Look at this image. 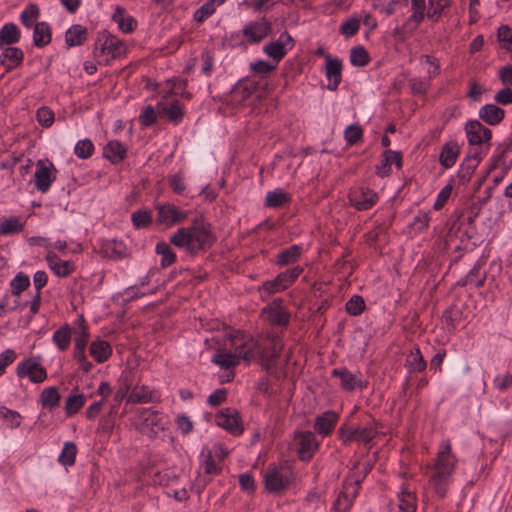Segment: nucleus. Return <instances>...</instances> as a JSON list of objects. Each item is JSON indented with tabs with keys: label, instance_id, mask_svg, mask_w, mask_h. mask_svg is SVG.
I'll use <instances>...</instances> for the list:
<instances>
[{
	"label": "nucleus",
	"instance_id": "4",
	"mask_svg": "<svg viewBox=\"0 0 512 512\" xmlns=\"http://www.w3.org/2000/svg\"><path fill=\"white\" fill-rule=\"evenodd\" d=\"M99 64H108L111 60L121 58L126 54L125 43L115 36H108L100 46L93 51Z\"/></svg>",
	"mask_w": 512,
	"mask_h": 512
},
{
	"label": "nucleus",
	"instance_id": "49",
	"mask_svg": "<svg viewBox=\"0 0 512 512\" xmlns=\"http://www.w3.org/2000/svg\"><path fill=\"white\" fill-rule=\"evenodd\" d=\"M40 16L39 7L36 4H29L24 8V10L20 14L21 23L27 27L31 28L34 26V21Z\"/></svg>",
	"mask_w": 512,
	"mask_h": 512
},
{
	"label": "nucleus",
	"instance_id": "9",
	"mask_svg": "<svg viewBox=\"0 0 512 512\" xmlns=\"http://www.w3.org/2000/svg\"><path fill=\"white\" fill-rule=\"evenodd\" d=\"M232 343L235 346V349L239 350L241 359L248 363L258 359L264 345L263 342L255 340L244 334H237L233 336Z\"/></svg>",
	"mask_w": 512,
	"mask_h": 512
},
{
	"label": "nucleus",
	"instance_id": "32",
	"mask_svg": "<svg viewBox=\"0 0 512 512\" xmlns=\"http://www.w3.org/2000/svg\"><path fill=\"white\" fill-rule=\"evenodd\" d=\"M90 355L97 363H103L108 360L112 354L110 344L105 340L93 341L89 348Z\"/></svg>",
	"mask_w": 512,
	"mask_h": 512
},
{
	"label": "nucleus",
	"instance_id": "2",
	"mask_svg": "<svg viewBox=\"0 0 512 512\" xmlns=\"http://www.w3.org/2000/svg\"><path fill=\"white\" fill-rule=\"evenodd\" d=\"M457 461L455 454L452 452L450 441H441L429 476V482L440 498L446 496L448 487L452 483Z\"/></svg>",
	"mask_w": 512,
	"mask_h": 512
},
{
	"label": "nucleus",
	"instance_id": "58",
	"mask_svg": "<svg viewBox=\"0 0 512 512\" xmlns=\"http://www.w3.org/2000/svg\"><path fill=\"white\" fill-rule=\"evenodd\" d=\"M276 66H277L276 63L271 64L270 62L265 61V60H258V61L250 63L251 71L254 74L260 75V76H264V75L271 73L276 68Z\"/></svg>",
	"mask_w": 512,
	"mask_h": 512
},
{
	"label": "nucleus",
	"instance_id": "5",
	"mask_svg": "<svg viewBox=\"0 0 512 512\" xmlns=\"http://www.w3.org/2000/svg\"><path fill=\"white\" fill-rule=\"evenodd\" d=\"M294 480V474L289 466L271 467L265 474V486L269 492L278 493Z\"/></svg>",
	"mask_w": 512,
	"mask_h": 512
},
{
	"label": "nucleus",
	"instance_id": "8",
	"mask_svg": "<svg viewBox=\"0 0 512 512\" xmlns=\"http://www.w3.org/2000/svg\"><path fill=\"white\" fill-rule=\"evenodd\" d=\"M294 444L300 460L309 461L319 449L320 443L311 431H295Z\"/></svg>",
	"mask_w": 512,
	"mask_h": 512
},
{
	"label": "nucleus",
	"instance_id": "57",
	"mask_svg": "<svg viewBox=\"0 0 512 512\" xmlns=\"http://www.w3.org/2000/svg\"><path fill=\"white\" fill-rule=\"evenodd\" d=\"M346 311L353 316L360 315L365 309V301L362 296H352L345 305Z\"/></svg>",
	"mask_w": 512,
	"mask_h": 512
},
{
	"label": "nucleus",
	"instance_id": "18",
	"mask_svg": "<svg viewBox=\"0 0 512 512\" xmlns=\"http://www.w3.org/2000/svg\"><path fill=\"white\" fill-rule=\"evenodd\" d=\"M325 76L328 80L327 88L330 91L337 90L342 80V60L332 55H325Z\"/></svg>",
	"mask_w": 512,
	"mask_h": 512
},
{
	"label": "nucleus",
	"instance_id": "21",
	"mask_svg": "<svg viewBox=\"0 0 512 512\" xmlns=\"http://www.w3.org/2000/svg\"><path fill=\"white\" fill-rule=\"evenodd\" d=\"M49 268L58 276V277H67L69 276L75 269L74 263L71 261H63L58 255L54 252H48L45 257Z\"/></svg>",
	"mask_w": 512,
	"mask_h": 512
},
{
	"label": "nucleus",
	"instance_id": "1",
	"mask_svg": "<svg viewBox=\"0 0 512 512\" xmlns=\"http://www.w3.org/2000/svg\"><path fill=\"white\" fill-rule=\"evenodd\" d=\"M170 243L190 255L206 250L215 242L211 226L202 216L194 218L187 227L179 228L169 238Z\"/></svg>",
	"mask_w": 512,
	"mask_h": 512
},
{
	"label": "nucleus",
	"instance_id": "46",
	"mask_svg": "<svg viewBox=\"0 0 512 512\" xmlns=\"http://www.w3.org/2000/svg\"><path fill=\"white\" fill-rule=\"evenodd\" d=\"M301 255V248L298 245H292L278 254L277 263L279 265H289L297 261Z\"/></svg>",
	"mask_w": 512,
	"mask_h": 512
},
{
	"label": "nucleus",
	"instance_id": "38",
	"mask_svg": "<svg viewBox=\"0 0 512 512\" xmlns=\"http://www.w3.org/2000/svg\"><path fill=\"white\" fill-rule=\"evenodd\" d=\"M223 3L224 0H208L194 12V20L198 23H203L206 19L212 16L217 7Z\"/></svg>",
	"mask_w": 512,
	"mask_h": 512
},
{
	"label": "nucleus",
	"instance_id": "17",
	"mask_svg": "<svg viewBox=\"0 0 512 512\" xmlns=\"http://www.w3.org/2000/svg\"><path fill=\"white\" fill-rule=\"evenodd\" d=\"M216 424L232 435H240L243 427L240 423L238 412L232 408H226L216 414Z\"/></svg>",
	"mask_w": 512,
	"mask_h": 512
},
{
	"label": "nucleus",
	"instance_id": "19",
	"mask_svg": "<svg viewBox=\"0 0 512 512\" xmlns=\"http://www.w3.org/2000/svg\"><path fill=\"white\" fill-rule=\"evenodd\" d=\"M156 109L159 116L167 118L175 125L179 124L184 116V109L178 100L160 101L157 103Z\"/></svg>",
	"mask_w": 512,
	"mask_h": 512
},
{
	"label": "nucleus",
	"instance_id": "62",
	"mask_svg": "<svg viewBox=\"0 0 512 512\" xmlns=\"http://www.w3.org/2000/svg\"><path fill=\"white\" fill-rule=\"evenodd\" d=\"M459 145L456 142H448L442 149L439 160H456L459 156Z\"/></svg>",
	"mask_w": 512,
	"mask_h": 512
},
{
	"label": "nucleus",
	"instance_id": "43",
	"mask_svg": "<svg viewBox=\"0 0 512 512\" xmlns=\"http://www.w3.org/2000/svg\"><path fill=\"white\" fill-rule=\"evenodd\" d=\"M411 15L408 19V24H413L417 27L425 17L426 1L425 0H411Z\"/></svg>",
	"mask_w": 512,
	"mask_h": 512
},
{
	"label": "nucleus",
	"instance_id": "23",
	"mask_svg": "<svg viewBox=\"0 0 512 512\" xmlns=\"http://www.w3.org/2000/svg\"><path fill=\"white\" fill-rule=\"evenodd\" d=\"M158 398L156 391L146 385H136L130 392L127 402L132 404L154 402Z\"/></svg>",
	"mask_w": 512,
	"mask_h": 512
},
{
	"label": "nucleus",
	"instance_id": "34",
	"mask_svg": "<svg viewBox=\"0 0 512 512\" xmlns=\"http://www.w3.org/2000/svg\"><path fill=\"white\" fill-rule=\"evenodd\" d=\"M87 37V29L80 25H72L65 33V42L69 47L79 46Z\"/></svg>",
	"mask_w": 512,
	"mask_h": 512
},
{
	"label": "nucleus",
	"instance_id": "40",
	"mask_svg": "<svg viewBox=\"0 0 512 512\" xmlns=\"http://www.w3.org/2000/svg\"><path fill=\"white\" fill-rule=\"evenodd\" d=\"M235 351V353L218 352L213 356L212 362L225 369L232 368L239 363L241 358L239 350L235 349Z\"/></svg>",
	"mask_w": 512,
	"mask_h": 512
},
{
	"label": "nucleus",
	"instance_id": "36",
	"mask_svg": "<svg viewBox=\"0 0 512 512\" xmlns=\"http://www.w3.org/2000/svg\"><path fill=\"white\" fill-rule=\"evenodd\" d=\"M72 328L68 324L62 325L52 336V341L60 351H66L71 342Z\"/></svg>",
	"mask_w": 512,
	"mask_h": 512
},
{
	"label": "nucleus",
	"instance_id": "61",
	"mask_svg": "<svg viewBox=\"0 0 512 512\" xmlns=\"http://www.w3.org/2000/svg\"><path fill=\"white\" fill-rule=\"evenodd\" d=\"M168 181L173 192L176 194L180 195L185 191V177L182 172H178L169 176Z\"/></svg>",
	"mask_w": 512,
	"mask_h": 512
},
{
	"label": "nucleus",
	"instance_id": "59",
	"mask_svg": "<svg viewBox=\"0 0 512 512\" xmlns=\"http://www.w3.org/2000/svg\"><path fill=\"white\" fill-rule=\"evenodd\" d=\"M498 40L501 43V47L506 50L512 48V29L508 25H502L498 28Z\"/></svg>",
	"mask_w": 512,
	"mask_h": 512
},
{
	"label": "nucleus",
	"instance_id": "50",
	"mask_svg": "<svg viewBox=\"0 0 512 512\" xmlns=\"http://www.w3.org/2000/svg\"><path fill=\"white\" fill-rule=\"evenodd\" d=\"M303 272V268L300 266L293 267L292 269L286 270L277 276V282H280V288H288Z\"/></svg>",
	"mask_w": 512,
	"mask_h": 512
},
{
	"label": "nucleus",
	"instance_id": "51",
	"mask_svg": "<svg viewBox=\"0 0 512 512\" xmlns=\"http://www.w3.org/2000/svg\"><path fill=\"white\" fill-rule=\"evenodd\" d=\"M350 63L356 67H363L369 63V55L363 46L359 45L351 49Z\"/></svg>",
	"mask_w": 512,
	"mask_h": 512
},
{
	"label": "nucleus",
	"instance_id": "10",
	"mask_svg": "<svg viewBox=\"0 0 512 512\" xmlns=\"http://www.w3.org/2000/svg\"><path fill=\"white\" fill-rule=\"evenodd\" d=\"M349 202L358 211L371 209L379 200L378 194L365 186H355L350 189Z\"/></svg>",
	"mask_w": 512,
	"mask_h": 512
},
{
	"label": "nucleus",
	"instance_id": "37",
	"mask_svg": "<svg viewBox=\"0 0 512 512\" xmlns=\"http://www.w3.org/2000/svg\"><path fill=\"white\" fill-rule=\"evenodd\" d=\"M103 157L106 160H124L126 148L121 142L111 140L103 148Z\"/></svg>",
	"mask_w": 512,
	"mask_h": 512
},
{
	"label": "nucleus",
	"instance_id": "55",
	"mask_svg": "<svg viewBox=\"0 0 512 512\" xmlns=\"http://www.w3.org/2000/svg\"><path fill=\"white\" fill-rule=\"evenodd\" d=\"M288 201V196L285 192L280 189H276L274 191L268 192L265 199V205L267 207H280L285 202Z\"/></svg>",
	"mask_w": 512,
	"mask_h": 512
},
{
	"label": "nucleus",
	"instance_id": "28",
	"mask_svg": "<svg viewBox=\"0 0 512 512\" xmlns=\"http://www.w3.org/2000/svg\"><path fill=\"white\" fill-rule=\"evenodd\" d=\"M479 118L489 125H497L504 118V110L495 104H486L479 109Z\"/></svg>",
	"mask_w": 512,
	"mask_h": 512
},
{
	"label": "nucleus",
	"instance_id": "13",
	"mask_svg": "<svg viewBox=\"0 0 512 512\" xmlns=\"http://www.w3.org/2000/svg\"><path fill=\"white\" fill-rule=\"evenodd\" d=\"M16 373L20 378L28 377L33 383H42L47 378L46 369L35 358H28L20 362Z\"/></svg>",
	"mask_w": 512,
	"mask_h": 512
},
{
	"label": "nucleus",
	"instance_id": "39",
	"mask_svg": "<svg viewBox=\"0 0 512 512\" xmlns=\"http://www.w3.org/2000/svg\"><path fill=\"white\" fill-rule=\"evenodd\" d=\"M24 229V222L20 217L11 216L0 222V235H12L22 232Z\"/></svg>",
	"mask_w": 512,
	"mask_h": 512
},
{
	"label": "nucleus",
	"instance_id": "15",
	"mask_svg": "<svg viewBox=\"0 0 512 512\" xmlns=\"http://www.w3.org/2000/svg\"><path fill=\"white\" fill-rule=\"evenodd\" d=\"M331 374L333 377L339 378L340 386L343 390H363L367 387V381L362 379V373L359 371L351 372L347 368L341 367L333 369Z\"/></svg>",
	"mask_w": 512,
	"mask_h": 512
},
{
	"label": "nucleus",
	"instance_id": "64",
	"mask_svg": "<svg viewBox=\"0 0 512 512\" xmlns=\"http://www.w3.org/2000/svg\"><path fill=\"white\" fill-rule=\"evenodd\" d=\"M157 114V109L155 110L152 106L145 107L139 115V121L141 125L149 127L154 124Z\"/></svg>",
	"mask_w": 512,
	"mask_h": 512
},
{
	"label": "nucleus",
	"instance_id": "44",
	"mask_svg": "<svg viewBox=\"0 0 512 512\" xmlns=\"http://www.w3.org/2000/svg\"><path fill=\"white\" fill-rule=\"evenodd\" d=\"M157 254L162 256L161 267L166 268L171 266L176 261V254L171 249L170 245L166 242H158L155 247Z\"/></svg>",
	"mask_w": 512,
	"mask_h": 512
},
{
	"label": "nucleus",
	"instance_id": "16",
	"mask_svg": "<svg viewBox=\"0 0 512 512\" xmlns=\"http://www.w3.org/2000/svg\"><path fill=\"white\" fill-rule=\"evenodd\" d=\"M262 315L272 325L286 326L290 320V313L283 307L282 299H275L262 310Z\"/></svg>",
	"mask_w": 512,
	"mask_h": 512
},
{
	"label": "nucleus",
	"instance_id": "31",
	"mask_svg": "<svg viewBox=\"0 0 512 512\" xmlns=\"http://www.w3.org/2000/svg\"><path fill=\"white\" fill-rule=\"evenodd\" d=\"M51 28L47 22H38L33 29V44L36 47H44L51 42Z\"/></svg>",
	"mask_w": 512,
	"mask_h": 512
},
{
	"label": "nucleus",
	"instance_id": "48",
	"mask_svg": "<svg viewBox=\"0 0 512 512\" xmlns=\"http://www.w3.org/2000/svg\"><path fill=\"white\" fill-rule=\"evenodd\" d=\"M462 319V311L456 306H450L443 314V321L449 331L455 330Z\"/></svg>",
	"mask_w": 512,
	"mask_h": 512
},
{
	"label": "nucleus",
	"instance_id": "7",
	"mask_svg": "<svg viewBox=\"0 0 512 512\" xmlns=\"http://www.w3.org/2000/svg\"><path fill=\"white\" fill-rule=\"evenodd\" d=\"M155 209L157 211V224L166 228L183 223L189 215L188 211L181 210L170 203L157 204Z\"/></svg>",
	"mask_w": 512,
	"mask_h": 512
},
{
	"label": "nucleus",
	"instance_id": "33",
	"mask_svg": "<svg viewBox=\"0 0 512 512\" xmlns=\"http://www.w3.org/2000/svg\"><path fill=\"white\" fill-rule=\"evenodd\" d=\"M397 512H415L417 508L416 496L404 488L397 495Z\"/></svg>",
	"mask_w": 512,
	"mask_h": 512
},
{
	"label": "nucleus",
	"instance_id": "52",
	"mask_svg": "<svg viewBox=\"0 0 512 512\" xmlns=\"http://www.w3.org/2000/svg\"><path fill=\"white\" fill-rule=\"evenodd\" d=\"M94 151V144L88 138L79 140L74 147L75 155L80 159L89 158Z\"/></svg>",
	"mask_w": 512,
	"mask_h": 512
},
{
	"label": "nucleus",
	"instance_id": "24",
	"mask_svg": "<svg viewBox=\"0 0 512 512\" xmlns=\"http://www.w3.org/2000/svg\"><path fill=\"white\" fill-rule=\"evenodd\" d=\"M112 20L117 24L119 30L123 33H131L137 26V21L129 15L123 8L117 6L112 15Z\"/></svg>",
	"mask_w": 512,
	"mask_h": 512
},
{
	"label": "nucleus",
	"instance_id": "56",
	"mask_svg": "<svg viewBox=\"0 0 512 512\" xmlns=\"http://www.w3.org/2000/svg\"><path fill=\"white\" fill-rule=\"evenodd\" d=\"M485 279V273L481 272L480 265H475L467 274L465 284L472 285L474 287H481L483 286Z\"/></svg>",
	"mask_w": 512,
	"mask_h": 512
},
{
	"label": "nucleus",
	"instance_id": "11",
	"mask_svg": "<svg viewBox=\"0 0 512 512\" xmlns=\"http://www.w3.org/2000/svg\"><path fill=\"white\" fill-rule=\"evenodd\" d=\"M294 45L295 40L288 32L284 31L279 35V37L276 40L265 44L263 47V51L277 64L284 58V56L290 50L293 49Z\"/></svg>",
	"mask_w": 512,
	"mask_h": 512
},
{
	"label": "nucleus",
	"instance_id": "27",
	"mask_svg": "<svg viewBox=\"0 0 512 512\" xmlns=\"http://www.w3.org/2000/svg\"><path fill=\"white\" fill-rule=\"evenodd\" d=\"M21 32L15 23H5L0 29V49L19 42Z\"/></svg>",
	"mask_w": 512,
	"mask_h": 512
},
{
	"label": "nucleus",
	"instance_id": "47",
	"mask_svg": "<svg viewBox=\"0 0 512 512\" xmlns=\"http://www.w3.org/2000/svg\"><path fill=\"white\" fill-rule=\"evenodd\" d=\"M131 221L136 229L147 228L152 223V213L147 209H139L132 213Z\"/></svg>",
	"mask_w": 512,
	"mask_h": 512
},
{
	"label": "nucleus",
	"instance_id": "14",
	"mask_svg": "<svg viewBox=\"0 0 512 512\" xmlns=\"http://www.w3.org/2000/svg\"><path fill=\"white\" fill-rule=\"evenodd\" d=\"M57 169L53 162H37L34 173L35 187L38 191L45 193L56 180Z\"/></svg>",
	"mask_w": 512,
	"mask_h": 512
},
{
	"label": "nucleus",
	"instance_id": "53",
	"mask_svg": "<svg viewBox=\"0 0 512 512\" xmlns=\"http://www.w3.org/2000/svg\"><path fill=\"white\" fill-rule=\"evenodd\" d=\"M30 286V279L22 272L18 273L10 282L11 293L19 295Z\"/></svg>",
	"mask_w": 512,
	"mask_h": 512
},
{
	"label": "nucleus",
	"instance_id": "60",
	"mask_svg": "<svg viewBox=\"0 0 512 512\" xmlns=\"http://www.w3.org/2000/svg\"><path fill=\"white\" fill-rule=\"evenodd\" d=\"M54 112L48 107H41L37 110V120L42 127L48 128L54 123Z\"/></svg>",
	"mask_w": 512,
	"mask_h": 512
},
{
	"label": "nucleus",
	"instance_id": "54",
	"mask_svg": "<svg viewBox=\"0 0 512 512\" xmlns=\"http://www.w3.org/2000/svg\"><path fill=\"white\" fill-rule=\"evenodd\" d=\"M449 3V0H429L427 17L432 20H437L443 11L449 6Z\"/></svg>",
	"mask_w": 512,
	"mask_h": 512
},
{
	"label": "nucleus",
	"instance_id": "63",
	"mask_svg": "<svg viewBox=\"0 0 512 512\" xmlns=\"http://www.w3.org/2000/svg\"><path fill=\"white\" fill-rule=\"evenodd\" d=\"M355 426L342 425L338 429V437L344 445H349L356 441Z\"/></svg>",
	"mask_w": 512,
	"mask_h": 512
},
{
	"label": "nucleus",
	"instance_id": "41",
	"mask_svg": "<svg viewBox=\"0 0 512 512\" xmlns=\"http://www.w3.org/2000/svg\"><path fill=\"white\" fill-rule=\"evenodd\" d=\"M360 25L361 19L358 16L353 15L342 21L341 25L339 26V32L345 38H350L358 33Z\"/></svg>",
	"mask_w": 512,
	"mask_h": 512
},
{
	"label": "nucleus",
	"instance_id": "25",
	"mask_svg": "<svg viewBox=\"0 0 512 512\" xmlns=\"http://www.w3.org/2000/svg\"><path fill=\"white\" fill-rule=\"evenodd\" d=\"M1 50L0 61L8 69H13L22 63L24 54L20 48L10 45L4 46Z\"/></svg>",
	"mask_w": 512,
	"mask_h": 512
},
{
	"label": "nucleus",
	"instance_id": "6",
	"mask_svg": "<svg viewBox=\"0 0 512 512\" xmlns=\"http://www.w3.org/2000/svg\"><path fill=\"white\" fill-rule=\"evenodd\" d=\"M140 432L149 438H155L166 426V416L159 411L143 409L140 412Z\"/></svg>",
	"mask_w": 512,
	"mask_h": 512
},
{
	"label": "nucleus",
	"instance_id": "22",
	"mask_svg": "<svg viewBox=\"0 0 512 512\" xmlns=\"http://www.w3.org/2000/svg\"><path fill=\"white\" fill-rule=\"evenodd\" d=\"M101 251L105 257L113 260H120L128 256L124 242L116 239L105 240L101 245Z\"/></svg>",
	"mask_w": 512,
	"mask_h": 512
},
{
	"label": "nucleus",
	"instance_id": "12",
	"mask_svg": "<svg viewBox=\"0 0 512 512\" xmlns=\"http://www.w3.org/2000/svg\"><path fill=\"white\" fill-rule=\"evenodd\" d=\"M271 29V23L265 18H261L246 23L242 33L247 43L257 44L270 34Z\"/></svg>",
	"mask_w": 512,
	"mask_h": 512
},
{
	"label": "nucleus",
	"instance_id": "35",
	"mask_svg": "<svg viewBox=\"0 0 512 512\" xmlns=\"http://www.w3.org/2000/svg\"><path fill=\"white\" fill-rule=\"evenodd\" d=\"M427 363L424 360L420 349L415 348L410 351L405 360V367L409 373L423 372L426 369Z\"/></svg>",
	"mask_w": 512,
	"mask_h": 512
},
{
	"label": "nucleus",
	"instance_id": "45",
	"mask_svg": "<svg viewBox=\"0 0 512 512\" xmlns=\"http://www.w3.org/2000/svg\"><path fill=\"white\" fill-rule=\"evenodd\" d=\"M77 446L74 442H65L58 461L64 466H72L75 463Z\"/></svg>",
	"mask_w": 512,
	"mask_h": 512
},
{
	"label": "nucleus",
	"instance_id": "29",
	"mask_svg": "<svg viewBox=\"0 0 512 512\" xmlns=\"http://www.w3.org/2000/svg\"><path fill=\"white\" fill-rule=\"evenodd\" d=\"M60 400L61 395L58 388L54 386L44 388L39 396V403L48 411L55 410L59 406Z\"/></svg>",
	"mask_w": 512,
	"mask_h": 512
},
{
	"label": "nucleus",
	"instance_id": "30",
	"mask_svg": "<svg viewBox=\"0 0 512 512\" xmlns=\"http://www.w3.org/2000/svg\"><path fill=\"white\" fill-rule=\"evenodd\" d=\"M279 355L280 351L277 349L276 344L274 342H269L268 344L263 345L257 361H259L262 367L268 371L271 369Z\"/></svg>",
	"mask_w": 512,
	"mask_h": 512
},
{
	"label": "nucleus",
	"instance_id": "26",
	"mask_svg": "<svg viewBox=\"0 0 512 512\" xmlns=\"http://www.w3.org/2000/svg\"><path fill=\"white\" fill-rule=\"evenodd\" d=\"M356 442L369 445L378 433L375 420H369L365 424L355 426Z\"/></svg>",
	"mask_w": 512,
	"mask_h": 512
},
{
	"label": "nucleus",
	"instance_id": "20",
	"mask_svg": "<svg viewBox=\"0 0 512 512\" xmlns=\"http://www.w3.org/2000/svg\"><path fill=\"white\" fill-rule=\"evenodd\" d=\"M338 420L339 415L335 411H325L315 418L314 430L319 435L326 437L333 432Z\"/></svg>",
	"mask_w": 512,
	"mask_h": 512
},
{
	"label": "nucleus",
	"instance_id": "3",
	"mask_svg": "<svg viewBox=\"0 0 512 512\" xmlns=\"http://www.w3.org/2000/svg\"><path fill=\"white\" fill-rule=\"evenodd\" d=\"M465 132L468 143L475 147L474 160H481L489 149L491 130L478 120H471L466 123Z\"/></svg>",
	"mask_w": 512,
	"mask_h": 512
},
{
	"label": "nucleus",
	"instance_id": "42",
	"mask_svg": "<svg viewBox=\"0 0 512 512\" xmlns=\"http://www.w3.org/2000/svg\"><path fill=\"white\" fill-rule=\"evenodd\" d=\"M86 398L82 393H77L74 389L73 393L69 395L65 404V412L67 416L76 414L85 404Z\"/></svg>",
	"mask_w": 512,
	"mask_h": 512
}]
</instances>
